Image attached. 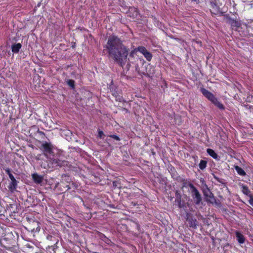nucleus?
Instances as JSON below:
<instances>
[{
  "mask_svg": "<svg viewBox=\"0 0 253 253\" xmlns=\"http://www.w3.org/2000/svg\"><path fill=\"white\" fill-rule=\"evenodd\" d=\"M109 137H112L113 138H114V139H115L117 141H119L120 140V138L118 136L116 135H110L109 136Z\"/></svg>",
  "mask_w": 253,
  "mask_h": 253,
  "instance_id": "24",
  "label": "nucleus"
},
{
  "mask_svg": "<svg viewBox=\"0 0 253 253\" xmlns=\"http://www.w3.org/2000/svg\"><path fill=\"white\" fill-rule=\"evenodd\" d=\"M72 186L73 187L76 188L78 187L77 184L76 183L72 182L71 187Z\"/></svg>",
  "mask_w": 253,
  "mask_h": 253,
  "instance_id": "29",
  "label": "nucleus"
},
{
  "mask_svg": "<svg viewBox=\"0 0 253 253\" xmlns=\"http://www.w3.org/2000/svg\"><path fill=\"white\" fill-rule=\"evenodd\" d=\"M40 150L42 152L45 157L48 159H50L54 156L53 148L54 146L50 142H42L39 147Z\"/></svg>",
  "mask_w": 253,
  "mask_h": 253,
  "instance_id": "2",
  "label": "nucleus"
},
{
  "mask_svg": "<svg viewBox=\"0 0 253 253\" xmlns=\"http://www.w3.org/2000/svg\"><path fill=\"white\" fill-rule=\"evenodd\" d=\"M175 202L178 204L179 208H181V198H177L175 199Z\"/></svg>",
  "mask_w": 253,
  "mask_h": 253,
  "instance_id": "23",
  "label": "nucleus"
},
{
  "mask_svg": "<svg viewBox=\"0 0 253 253\" xmlns=\"http://www.w3.org/2000/svg\"><path fill=\"white\" fill-rule=\"evenodd\" d=\"M137 50L144 56L148 61H150L151 60L152 57V54L145 47L139 46L137 47Z\"/></svg>",
  "mask_w": 253,
  "mask_h": 253,
  "instance_id": "6",
  "label": "nucleus"
},
{
  "mask_svg": "<svg viewBox=\"0 0 253 253\" xmlns=\"http://www.w3.org/2000/svg\"><path fill=\"white\" fill-rule=\"evenodd\" d=\"M213 177H214V179H215L217 181L221 183V181L220 178H219L215 175H214Z\"/></svg>",
  "mask_w": 253,
  "mask_h": 253,
  "instance_id": "28",
  "label": "nucleus"
},
{
  "mask_svg": "<svg viewBox=\"0 0 253 253\" xmlns=\"http://www.w3.org/2000/svg\"><path fill=\"white\" fill-rule=\"evenodd\" d=\"M227 22L232 27H239L240 26L241 24L239 22L229 17H227Z\"/></svg>",
  "mask_w": 253,
  "mask_h": 253,
  "instance_id": "10",
  "label": "nucleus"
},
{
  "mask_svg": "<svg viewBox=\"0 0 253 253\" xmlns=\"http://www.w3.org/2000/svg\"><path fill=\"white\" fill-rule=\"evenodd\" d=\"M41 166H42V167H43L44 168H46L45 166H42V165H41Z\"/></svg>",
  "mask_w": 253,
  "mask_h": 253,
  "instance_id": "33",
  "label": "nucleus"
},
{
  "mask_svg": "<svg viewBox=\"0 0 253 253\" xmlns=\"http://www.w3.org/2000/svg\"><path fill=\"white\" fill-rule=\"evenodd\" d=\"M187 220L189 223L190 226L192 227H194L195 228H196L197 225V220L192 217L191 218H187Z\"/></svg>",
  "mask_w": 253,
  "mask_h": 253,
  "instance_id": "14",
  "label": "nucleus"
},
{
  "mask_svg": "<svg viewBox=\"0 0 253 253\" xmlns=\"http://www.w3.org/2000/svg\"><path fill=\"white\" fill-rule=\"evenodd\" d=\"M39 132L41 135H44V133L42 131H39Z\"/></svg>",
  "mask_w": 253,
  "mask_h": 253,
  "instance_id": "32",
  "label": "nucleus"
},
{
  "mask_svg": "<svg viewBox=\"0 0 253 253\" xmlns=\"http://www.w3.org/2000/svg\"><path fill=\"white\" fill-rule=\"evenodd\" d=\"M200 181L204 184V187L203 188V192L204 195L207 198V202H210L211 204H217V202L215 198V197L213 194L210 191L209 188L208 187V185L204 183V179L202 178Z\"/></svg>",
  "mask_w": 253,
  "mask_h": 253,
  "instance_id": "3",
  "label": "nucleus"
},
{
  "mask_svg": "<svg viewBox=\"0 0 253 253\" xmlns=\"http://www.w3.org/2000/svg\"><path fill=\"white\" fill-rule=\"evenodd\" d=\"M207 153L209 154V155H210L211 157H212L213 159H218V155L214 152V151L212 149H208Z\"/></svg>",
  "mask_w": 253,
  "mask_h": 253,
  "instance_id": "17",
  "label": "nucleus"
},
{
  "mask_svg": "<svg viewBox=\"0 0 253 253\" xmlns=\"http://www.w3.org/2000/svg\"><path fill=\"white\" fill-rule=\"evenodd\" d=\"M250 204L253 207V198H251L249 200Z\"/></svg>",
  "mask_w": 253,
  "mask_h": 253,
  "instance_id": "30",
  "label": "nucleus"
},
{
  "mask_svg": "<svg viewBox=\"0 0 253 253\" xmlns=\"http://www.w3.org/2000/svg\"><path fill=\"white\" fill-rule=\"evenodd\" d=\"M211 101L220 109H224V105L215 96Z\"/></svg>",
  "mask_w": 253,
  "mask_h": 253,
  "instance_id": "11",
  "label": "nucleus"
},
{
  "mask_svg": "<svg viewBox=\"0 0 253 253\" xmlns=\"http://www.w3.org/2000/svg\"><path fill=\"white\" fill-rule=\"evenodd\" d=\"M242 192L244 194L246 195H248L250 193V191L249 190L248 187L246 185H243Z\"/></svg>",
  "mask_w": 253,
  "mask_h": 253,
  "instance_id": "19",
  "label": "nucleus"
},
{
  "mask_svg": "<svg viewBox=\"0 0 253 253\" xmlns=\"http://www.w3.org/2000/svg\"><path fill=\"white\" fill-rule=\"evenodd\" d=\"M21 47L22 45L20 43L13 44L11 46L12 51L14 53H17L19 51V50Z\"/></svg>",
  "mask_w": 253,
  "mask_h": 253,
  "instance_id": "12",
  "label": "nucleus"
},
{
  "mask_svg": "<svg viewBox=\"0 0 253 253\" xmlns=\"http://www.w3.org/2000/svg\"><path fill=\"white\" fill-rule=\"evenodd\" d=\"M67 84L73 88L75 87V81L73 80H68Z\"/></svg>",
  "mask_w": 253,
  "mask_h": 253,
  "instance_id": "20",
  "label": "nucleus"
},
{
  "mask_svg": "<svg viewBox=\"0 0 253 253\" xmlns=\"http://www.w3.org/2000/svg\"><path fill=\"white\" fill-rule=\"evenodd\" d=\"M175 196H176V199L181 198V195H180V194L178 193L177 191H176L175 192Z\"/></svg>",
  "mask_w": 253,
  "mask_h": 253,
  "instance_id": "27",
  "label": "nucleus"
},
{
  "mask_svg": "<svg viewBox=\"0 0 253 253\" xmlns=\"http://www.w3.org/2000/svg\"><path fill=\"white\" fill-rule=\"evenodd\" d=\"M40 156H41V155L37 156L36 159L38 160H40Z\"/></svg>",
  "mask_w": 253,
  "mask_h": 253,
  "instance_id": "31",
  "label": "nucleus"
},
{
  "mask_svg": "<svg viewBox=\"0 0 253 253\" xmlns=\"http://www.w3.org/2000/svg\"><path fill=\"white\" fill-rule=\"evenodd\" d=\"M49 160L52 163V165L53 167H56L58 166L61 167L67 165V161L60 160L58 158H54V156L52 157Z\"/></svg>",
  "mask_w": 253,
  "mask_h": 253,
  "instance_id": "5",
  "label": "nucleus"
},
{
  "mask_svg": "<svg viewBox=\"0 0 253 253\" xmlns=\"http://www.w3.org/2000/svg\"><path fill=\"white\" fill-rule=\"evenodd\" d=\"M71 181V179L69 176L67 174H63L62 175L61 183L65 184V183H70Z\"/></svg>",
  "mask_w": 253,
  "mask_h": 253,
  "instance_id": "15",
  "label": "nucleus"
},
{
  "mask_svg": "<svg viewBox=\"0 0 253 253\" xmlns=\"http://www.w3.org/2000/svg\"><path fill=\"white\" fill-rule=\"evenodd\" d=\"M234 168L235 170H236L237 172L241 176H245L246 174V173L245 171L240 167L238 166H235L234 167Z\"/></svg>",
  "mask_w": 253,
  "mask_h": 253,
  "instance_id": "16",
  "label": "nucleus"
},
{
  "mask_svg": "<svg viewBox=\"0 0 253 253\" xmlns=\"http://www.w3.org/2000/svg\"><path fill=\"white\" fill-rule=\"evenodd\" d=\"M72 187H71V185H67L65 187H64V188H62L61 187H59V190L60 191H67L70 189H71Z\"/></svg>",
  "mask_w": 253,
  "mask_h": 253,
  "instance_id": "21",
  "label": "nucleus"
},
{
  "mask_svg": "<svg viewBox=\"0 0 253 253\" xmlns=\"http://www.w3.org/2000/svg\"><path fill=\"white\" fill-rule=\"evenodd\" d=\"M104 136V133L102 131V130H99L98 131V136L101 138V139H103V136Z\"/></svg>",
  "mask_w": 253,
  "mask_h": 253,
  "instance_id": "22",
  "label": "nucleus"
},
{
  "mask_svg": "<svg viewBox=\"0 0 253 253\" xmlns=\"http://www.w3.org/2000/svg\"><path fill=\"white\" fill-rule=\"evenodd\" d=\"M9 178L11 180L8 186V189L11 192H13L16 190V189L17 186L18 182L14 178L13 175H10Z\"/></svg>",
  "mask_w": 253,
  "mask_h": 253,
  "instance_id": "7",
  "label": "nucleus"
},
{
  "mask_svg": "<svg viewBox=\"0 0 253 253\" xmlns=\"http://www.w3.org/2000/svg\"><path fill=\"white\" fill-rule=\"evenodd\" d=\"M236 236L240 244H243L245 242V237L240 232L237 231L236 232Z\"/></svg>",
  "mask_w": 253,
  "mask_h": 253,
  "instance_id": "13",
  "label": "nucleus"
},
{
  "mask_svg": "<svg viewBox=\"0 0 253 253\" xmlns=\"http://www.w3.org/2000/svg\"><path fill=\"white\" fill-rule=\"evenodd\" d=\"M228 247H231V246L229 245V244H227L226 245L224 246L223 248V250L224 251L225 253H227V248Z\"/></svg>",
  "mask_w": 253,
  "mask_h": 253,
  "instance_id": "26",
  "label": "nucleus"
},
{
  "mask_svg": "<svg viewBox=\"0 0 253 253\" xmlns=\"http://www.w3.org/2000/svg\"><path fill=\"white\" fill-rule=\"evenodd\" d=\"M190 188L191 196L196 205H199L201 202L202 198L201 195L197 189L191 183L189 184Z\"/></svg>",
  "mask_w": 253,
  "mask_h": 253,
  "instance_id": "4",
  "label": "nucleus"
},
{
  "mask_svg": "<svg viewBox=\"0 0 253 253\" xmlns=\"http://www.w3.org/2000/svg\"><path fill=\"white\" fill-rule=\"evenodd\" d=\"M5 172L9 176V177H10V175H13L11 173L10 170L9 169H5Z\"/></svg>",
  "mask_w": 253,
  "mask_h": 253,
  "instance_id": "25",
  "label": "nucleus"
},
{
  "mask_svg": "<svg viewBox=\"0 0 253 253\" xmlns=\"http://www.w3.org/2000/svg\"><path fill=\"white\" fill-rule=\"evenodd\" d=\"M201 92L202 93L207 97L209 100L211 101L214 97V95L206 89L204 88H201Z\"/></svg>",
  "mask_w": 253,
  "mask_h": 253,
  "instance_id": "8",
  "label": "nucleus"
},
{
  "mask_svg": "<svg viewBox=\"0 0 253 253\" xmlns=\"http://www.w3.org/2000/svg\"><path fill=\"white\" fill-rule=\"evenodd\" d=\"M32 178L34 181L37 184H40L42 182L43 177L37 173H34L32 174Z\"/></svg>",
  "mask_w": 253,
  "mask_h": 253,
  "instance_id": "9",
  "label": "nucleus"
},
{
  "mask_svg": "<svg viewBox=\"0 0 253 253\" xmlns=\"http://www.w3.org/2000/svg\"><path fill=\"white\" fill-rule=\"evenodd\" d=\"M104 48L108 57L122 67L127 64V67L129 68L130 63H133L137 58V48L131 50L129 58H127L128 48L123 44L122 41L118 37L114 35L108 38Z\"/></svg>",
  "mask_w": 253,
  "mask_h": 253,
  "instance_id": "1",
  "label": "nucleus"
},
{
  "mask_svg": "<svg viewBox=\"0 0 253 253\" xmlns=\"http://www.w3.org/2000/svg\"><path fill=\"white\" fill-rule=\"evenodd\" d=\"M207 161H204V160H201L200 164L199 165V167L200 169L202 170H203L204 169H205L206 168V167H207Z\"/></svg>",
  "mask_w": 253,
  "mask_h": 253,
  "instance_id": "18",
  "label": "nucleus"
}]
</instances>
